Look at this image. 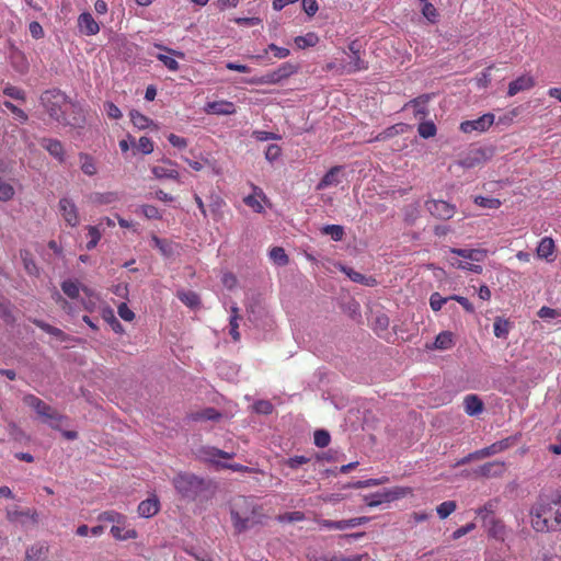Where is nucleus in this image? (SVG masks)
<instances>
[{"mask_svg":"<svg viewBox=\"0 0 561 561\" xmlns=\"http://www.w3.org/2000/svg\"><path fill=\"white\" fill-rule=\"evenodd\" d=\"M176 297L188 308H197L201 305L199 296L192 290H179Z\"/></svg>","mask_w":561,"mask_h":561,"instance_id":"nucleus-33","label":"nucleus"},{"mask_svg":"<svg viewBox=\"0 0 561 561\" xmlns=\"http://www.w3.org/2000/svg\"><path fill=\"white\" fill-rule=\"evenodd\" d=\"M238 307L233 306L231 307V317H230V335L233 339V341L240 340V333H239V314H238Z\"/></svg>","mask_w":561,"mask_h":561,"instance_id":"nucleus-48","label":"nucleus"},{"mask_svg":"<svg viewBox=\"0 0 561 561\" xmlns=\"http://www.w3.org/2000/svg\"><path fill=\"white\" fill-rule=\"evenodd\" d=\"M310 458L306 456H294L284 461L290 469H298L300 466L308 463Z\"/></svg>","mask_w":561,"mask_h":561,"instance_id":"nucleus-63","label":"nucleus"},{"mask_svg":"<svg viewBox=\"0 0 561 561\" xmlns=\"http://www.w3.org/2000/svg\"><path fill=\"white\" fill-rule=\"evenodd\" d=\"M494 123V115L491 113L483 114L477 119L465 121L460 124V130L465 134L472 131L483 133L488 130Z\"/></svg>","mask_w":561,"mask_h":561,"instance_id":"nucleus-10","label":"nucleus"},{"mask_svg":"<svg viewBox=\"0 0 561 561\" xmlns=\"http://www.w3.org/2000/svg\"><path fill=\"white\" fill-rule=\"evenodd\" d=\"M221 413L214 408H206L201 411L192 412L188 417L194 422L199 421H218L221 419Z\"/></svg>","mask_w":561,"mask_h":561,"instance_id":"nucleus-28","label":"nucleus"},{"mask_svg":"<svg viewBox=\"0 0 561 561\" xmlns=\"http://www.w3.org/2000/svg\"><path fill=\"white\" fill-rule=\"evenodd\" d=\"M554 508L553 495L540 497L530 508L531 527L538 533L553 531Z\"/></svg>","mask_w":561,"mask_h":561,"instance_id":"nucleus-3","label":"nucleus"},{"mask_svg":"<svg viewBox=\"0 0 561 561\" xmlns=\"http://www.w3.org/2000/svg\"><path fill=\"white\" fill-rule=\"evenodd\" d=\"M41 103L47 114L64 126L80 127L83 123L81 115L69 118L67 113L75 111L76 106L68 101L65 93L59 90H47L41 95Z\"/></svg>","mask_w":561,"mask_h":561,"instance_id":"nucleus-1","label":"nucleus"},{"mask_svg":"<svg viewBox=\"0 0 561 561\" xmlns=\"http://www.w3.org/2000/svg\"><path fill=\"white\" fill-rule=\"evenodd\" d=\"M165 163L169 165H156L151 169L152 174L157 179H171L179 181L180 174L179 172L173 168L174 162L171 160H167Z\"/></svg>","mask_w":561,"mask_h":561,"instance_id":"nucleus-24","label":"nucleus"},{"mask_svg":"<svg viewBox=\"0 0 561 561\" xmlns=\"http://www.w3.org/2000/svg\"><path fill=\"white\" fill-rule=\"evenodd\" d=\"M325 236H330L334 241H341L344 237V228L340 225H327L321 229Z\"/></svg>","mask_w":561,"mask_h":561,"instance_id":"nucleus-45","label":"nucleus"},{"mask_svg":"<svg viewBox=\"0 0 561 561\" xmlns=\"http://www.w3.org/2000/svg\"><path fill=\"white\" fill-rule=\"evenodd\" d=\"M15 194L14 187L2 178H0V201L8 202L13 198Z\"/></svg>","mask_w":561,"mask_h":561,"instance_id":"nucleus-54","label":"nucleus"},{"mask_svg":"<svg viewBox=\"0 0 561 561\" xmlns=\"http://www.w3.org/2000/svg\"><path fill=\"white\" fill-rule=\"evenodd\" d=\"M484 161V153L481 149H477L471 151L466 158L460 160L459 164L462 168L471 169L477 165H480Z\"/></svg>","mask_w":561,"mask_h":561,"instance_id":"nucleus-32","label":"nucleus"},{"mask_svg":"<svg viewBox=\"0 0 561 561\" xmlns=\"http://www.w3.org/2000/svg\"><path fill=\"white\" fill-rule=\"evenodd\" d=\"M153 46L164 53L157 54L156 58L161 61L168 70L175 72L180 69V65L175 58L184 59L185 54L183 51L170 48L159 43H156Z\"/></svg>","mask_w":561,"mask_h":561,"instance_id":"nucleus-8","label":"nucleus"},{"mask_svg":"<svg viewBox=\"0 0 561 561\" xmlns=\"http://www.w3.org/2000/svg\"><path fill=\"white\" fill-rule=\"evenodd\" d=\"M78 27L81 33L91 36L95 35L100 32V25L94 20L91 13L84 12L81 13L78 18Z\"/></svg>","mask_w":561,"mask_h":561,"instance_id":"nucleus-15","label":"nucleus"},{"mask_svg":"<svg viewBox=\"0 0 561 561\" xmlns=\"http://www.w3.org/2000/svg\"><path fill=\"white\" fill-rule=\"evenodd\" d=\"M474 204L483 208L497 209L501 207L502 202L499 198L476 196Z\"/></svg>","mask_w":561,"mask_h":561,"instance_id":"nucleus-50","label":"nucleus"},{"mask_svg":"<svg viewBox=\"0 0 561 561\" xmlns=\"http://www.w3.org/2000/svg\"><path fill=\"white\" fill-rule=\"evenodd\" d=\"M172 484L179 495L187 501H195L208 488L203 478L191 472H179L172 479Z\"/></svg>","mask_w":561,"mask_h":561,"instance_id":"nucleus-4","label":"nucleus"},{"mask_svg":"<svg viewBox=\"0 0 561 561\" xmlns=\"http://www.w3.org/2000/svg\"><path fill=\"white\" fill-rule=\"evenodd\" d=\"M79 159L81 162V170L87 175H94L98 172V168L93 157L88 153H80Z\"/></svg>","mask_w":561,"mask_h":561,"instance_id":"nucleus-38","label":"nucleus"},{"mask_svg":"<svg viewBox=\"0 0 561 561\" xmlns=\"http://www.w3.org/2000/svg\"><path fill=\"white\" fill-rule=\"evenodd\" d=\"M3 105L19 119L21 121L22 123H25L27 122L28 119V116L27 114L20 107H18L16 105H14L12 102L10 101H4L3 102Z\"/></svg>","mask_w":561,"mask_h":561,"instance_id":"nucleus-61","label":"nucleus"},{"mask_svg":"<svg viewBox=\"0 0 561 561\" xmlns=\"http://www.w3.org/2000/svg\"><path fill=\"white\" fill-rule=\"evenodd\" d=\"M58 209L68 226L73 228L80 224L78 207L72 199L68 197L60 198Z\"/></svg>","mask_w":561,"mask_h":561,"instance_id":"nucleus-9","label":"nucleus"},{"mask_svg":"<svg viewBox=\"0 0 561 561\" xmlns=\"http://www.w3.org/2000/svg\"><path fill=\"white\" fill-rule=\"evenodd\" d=\"M535 85V80L529 75H523L508 84L507 95L514 96L520 91H526Z\"/></svg>","mask_w":561,"mask_h":561,"instance_id":"nucleus-18","label":"nucleus"},{"mask_svg":"<svg viewBox=\"0 0 561 561\" xmlns=\"http://www.w3.org/2000/svg\"><path fill=\"white\" fill-rule=\"evenodd\" d=\"M90 199L94 204L99 205H107L118 201V194L116 192H105V193H93L90 196Z\"/></svg>","mask_w":561,"mask_h":561,"instance_id":"nucleus-36","label":"nucleus"},{"mask_svg":"<svg viewBox=\"0 0 561 561\" xmlns=\"http://www.w3.org/2000/svg\"><path fill=\"white\" fill-rule=\"evenodd\" d=\"M494 335L500 339H506L510 332V322L501 317L495 318L493 323Z\"/></svg>","mask_w":561,"mask_h":561,"instance_id":"nucleus-40","label":"nucleus"},{"mask_svg":"<svg viewBox=\"0 0 561 561\" xmlns=\"http://www.w3.org/2000/svg\"><path fill=\"white\" fill-rule=\"evenodd\" d=\"M41 146L46 149L50 156L57 159L59 162L65 161V149L62 144L58 139L43 138Z\"/></svg>","mask_w":561,"mask_h":561,"instance_id":"nucleus-20","label":"nucleus"},{"mask_svg":"<svg viewBox=\"0 0 561 561\" xmlns=\"http://www.w3.org/2000/svg\"><path fill=\"white\" fill-rule=\"evenodd\" d=\"M331 437L329 432L324 430H318L314 432V445L324 448L330 444Z\"/></svg>","mask_w":561,"mask_h":561,"instance_id":"nucleus-59","label":"nucleus"},{"mask_svg":"<svg viewBox=\"0 0 561 561\" xmlns=\"http://www.w3.org/2000/svg\"><path fill=\"white\" fill-rule=\"evenodd\" d=\"M396 495L392 492H385V493H375L371 495H368L365 497L366 504L369 507H376L381 505L382 503L389 502L390 500L394 499Z\"/></svg>","mask_w":561,"mask_h":561,"instance_id":"nucleus-35","label":"nucleus"},{"mask_svg":"<svg viewBox=\"0 0 561 561\" xmlns=\"http://www.w3.org/2000/svg\"><path fill=\"white\" fill-rule=\"evenodd\" d=\"M450 299V297H443L439 293H433L430 297V306L433 311H438Z\"/></svg>","mask_w":561,"mask_h":561,"instance_id":"nucleus-57","label":"nucleus"},{"mask_svg":"<svg viewBox=\"0 0 561 561\" xmlns=\"http://www.w3.org/2000/svg\"><path fill=\"white\" fill-rule=\"evenodd\" d=\"M98 519L100 522L113 523V525L126 524V516L116 511H105L99 515Z\"/></svg>","mask_w":561,"mask_h":561,"instance_id":"nucleus-39","label":"nucleus"},{"mask_svg":"<svg viewBox=\"0 0 561 561\" xmlns=\"http://www.w3.org/2000/svg\"><path fill=\"white\" fill-rule=\"evenodd\" d=\"M135 146L137 150L144 154H149L153 151V142L150 138L146 136L140 137Z\"/></svg>","mask_w":561,"mask_h":561,"instance_id":"nucleus-58","label":"nucleus"},{"mask_svg":"<svg viewBox=\"0 0 561 561\" xmlns=\"http://www.w3.org/2000/svg\"><path fill=\"white\" fill-rule=\"evenodd\" d=\"M488 525V534L490 537L504 541L506 537V527L501 519L492 517L489 522L485 523Z\"/></svg>","mask_w":561,"mask_h":561,"instance_id":"nucleus-26","label":"nucleus"},{"mask_svg":"<svg viewBox=\"0 0 561 561\" xmlns=\"http://www.w3.org/2000/svg\"><path fill=\"white\" fill-rule=\"evenodd\" d=\"M201 455L209 461H213L215 457L224 458V459H231L233 458V453L224 451L216 447H203L201 449Z\"/></svg>","mask_w":561,"mask_h":561,"instance_id":"nucleus-34","label":"nucleus"},{"mask_svg":"<svg viewBox=\"0 0 561 561\" xmlns=\"http://www.w3.org/2000/svg\"><path fill=\"white\" fill-rule=\"evenodd\" d=\"M206 112L217 115H231L236 113V105L230 101H215L209 102L206 106Z\"/></svg>","mask_w":561,"mask_h":561,"instance_id":"nucleus-22","label":"nucleus"},{"mask_svg":"<svg viewBox=\"0 0 561 561\" xmlns=\"http://www.w3.org/2000/svg\"><path fill=\"white\" fill-rule=\"evenodd\" d=\"M306 516L304 512L294 511L280 514L276 517L279 523H295L305 520Z\"/></svg>","mask_w":561,"mask_h":561,"instance_id":"nucleus-52","label":"nucleus"},{"mask_svg":"<svg viewBox=\"0 0 561 561\" xmlns=\"http://www.w3.org/2000/svg\"><path fill=\"white\" fill-rule=\"evenodd\" d=\"M456 508H457V504L455 501H445L436 507V512H437L439 518L445 519L450 514H453L456 511Z\"/></svg>","mask_w":561,"mask_h":561,"instance_id":"nucleus-51","label":"nucleus"},{"mask_svg":"<svg viewBox=\"0 0 561 561\" xmlns=\"http://www.w3.org/2000/svg\"><path fill=\"white\" fill-rule=\"evenodd\" d=\"M7 516H8V519L11 522L19 520L21 517H27V518L32 519V522L35 524L38 522L37 512L32 511V510L8 512Z\"/></svg>","mask_w":561,"mask_h":561,"instance_id":"nucleus-44","label":"nucleus"},{"mask_svg":"<svg viewBox=\"0 0 561 561\" xmlns=\"http://www.w3.org/2000/svg\"><path fill=\"white\" fill-rule=\"evenodd\" d=\"M341 271L345 273L350 277V279L355 283L363 284L366 286H375L377 284L376 278H374L373 276H366L359 272L354 271L353 268L341 266Z\"/></svg>","mask_w":561,"mask_h":561,"instance_id":"nucleus-29","label":"nucleus"},{"mask_svg":"<svg viewBox=\"0 0 561 561\" xmlns=\"http://www.w3.org/2000/svg\"><path fill=\"white\" fill-rule=\"evenodd\" d=\"M454 345V334L450 331L440 332L434 342V348L440 351L450 350Z\"/></svg>","mask_w":561,"mask_h":561,"instance_id":"nucleus-31","label":"nucleus"},{"mask_svg":"<svg viewBox=\"0 0 561 561\" xmlns=\"http://www.w3.org/2000/svg\"><path fill=\"white\" fill-rule=\"evenodd\" d=\"M511 445H512L511 439L504 438L502 440L491 444L488 447L479 449L478 454H479L480 459H483V458L491 457V456H494L496 454H500V453L506 450L507 448H510Z\"/></svg>","mask_w":561,"mask_h":561,"instance_id":"nucleus-23","label":"nucleus"},{"mask_svg":"<svg viewBox=\"0 0 561 561\" xmlns=\"http://www.w3.org/2000/svg\"><path fill=\"white\" fill-rule=\"evenodd\" d=\"M505 471V463L502 461H490L482 466H479L473 470L476 477L481 478H496L501 477Z\"/></svg>","mask_w":561,"mask_h":561,"instance_id":"nucleus-12","label":"nucleus"},{"mask_svg":"<svg viewBox=\"0 0 561 561\" xmlns=\"http://www.w3.org/2000/svg\"><path fill=\"white\" fill-rule=\"evenodd\" d=\"M111 535L119 541L129 540V539H136L138 538V531L130 527L128 522L126 520V524H116L111 527Z\"/></svg>","mask_w":561,"mask_h":561,"instance_id":"nucleus-17","label":"nucleus"},{"mask_svg":"<svg viewBox=\"0 0 561 561\" xmlns=\"http://www.w3.org/2000/svg\"><path fill=\"white\" fill-rule=\"evenodd\" d=\"M319 43V37L316 33L309 32L306 35L295 37V44L299 49L313 47Z\"/></svg>","mask_w":561,"mask_h":561,"instance_id":"nucleus-37","label":"nucleus"},{"mask_svg":"<svg viewBox=\"0 0 561 561\" xmlns=\"http://www.w3.org/2000/svg\"><path fill=\"white\" fill-rule=\"evenodd\" d=\"M297 72V67L290 62L282 64L276 70L265 76L263 82L277 83Z\"/></svg>","mask_w":561,"mask_h":561,"instance_id":"nucleus-14","label":"nucleus"},{"mask_svg":"<svg viewBox=\"0 0 561 561\" xmlns=\"http://www.w3.org/2000/svg\"><path fill=\"white\" fill-rule=\"evenodd\" d=\"M270 259L278 266H285L289 262V257L282 247H274L270 251Z\"/></svg>","mask_w":561,"mask_h":561,"instance_id":"nucleus-41","label":"nucleus"},{"mask_svg":"<svg viewBox=\"0 0 561 561\" xmlns=\"http://www.w3.org/2000/svg\"><path fill=\"white\" fill-rule=\"evenodd\" d=\"M341 170H342V167H340V165L332 167L320 180V182L317 185V190L320 191V190H324L330 186L337 185L340 183V180L337 176H339Z\"/></svg>","mask_w":561,"mask_h":561,"instance_id":"nucleus-27","label":"nucleus"},{"mask_svg":"<svg viewBox=\"0 0 561 561\" xmlns=\"http://www.w3.org/2000/svg\"><path fill=\"white\" fill-rule=\"evenodd\" d=\"M369 520L368 517H354L350 519H343V520H330V519H321L318 522V524L327 529H337V530H344L347 528H355L357 526H360L363 524H366Z\"/></svg>","mask_w":561,"mask_h":561,"instance_id":"nucleus-11","label":"nucleus"},{"mask_svg":"<svg viewBox=\"0 0 561 561\" xmlns=\"http://www.w3.org/2000/svg\"><path fill=\"white\" fill-rule=\"evenodd\" d=\"M554 250H556V244H554L553 239L550 237H545L540 240L536 252H537V256L539 259H543L547 262H552L554 260V256H553Z\"/></svg>","mask_w":561,"mask_h":561,"instance_id":"nucleus-21","label":"nucleus"},{"mask_svg":"<svg viewBox=\"0 0 561 561\" xmlns=\"http://www.w3.org/2000/svg\"><path fill=\"white\" fill-rule=\"evenodd\" d=\"M423 3L422 14L430 21L435 22L437 18L436 8L430 2V0L420 1Z\"/></svg>","mask_w":561,"mask_h":561,"instance_id":"nucleus-60","label":"nucleus"},{"mask_svg":"<svg viewBox=\"0 0 561 561\" xmlns=\"http://www.w3.org/2000/svg\"><path fill=\"white\" fill-rule=\"evenodd\" d=\"M230 515L237 533H243L250 527L262 523L265 517L263 507L245 496H238L233 501Z\"/></svg>","mask_w":561,"mask_h":561,"instance_id":"nucleus-2","label":"nucleus"},{"mask_svg":"<svg viewBox=\"0 0 561 561\" xmlns=\"http://www.w3.org/2000/svg\"><path fill=\"white\" fill-rule=\"evenodd\" d=\"M129 116L133 125L138 129H146L152 123L149 117L136 110L130 111Z\"/></svg>","mask_w":561,"mask_h":561,"instance_id":"nucleus-42","label":"nucleus"},{"mask_svg":"<svg viewBox=\"0 0 561 561\" xmlns=\"http://www.w3.org/2000/svg\"><path fill=\"white\" fill-rule=\"evenodd\" d=\"M499 500H490L488 501L483 506L479 507L477 510V515L481 517V519L486 523L489 515L494 514L495 510L497 508Z\"/></svg>","mask_w":561,"mask_h":561,"instance_id":"nucleus-43","label":"nucleus"},{"mask_svg":"<svg viewBox=\"0 0 561 561\" xmlns=\"http://www.w3.org/2000/svg\"><path fill=\"white\" fill-rule=\"evenodd\" d=\"M348 51L352 54V60L347 65H341V73H355L368 70V61L362 57L360 44L357 39L348 44Z\"/></svg>","mask_w":561,"mask_h":561,"instance_id":"nucleus-6","label":"nucleus"},{"mask_svg":"<svg viewBox=\"0 0 561 561\" xmlns=\"http://www.w3.org/2000/svg\"><path fill=\"white\" fill-rule=\"evenodd\" d=\"M160 511V501L157 496H152L141 501L137 507L138 515L144 518H150Z\"/></svg>","mask_w":561,"mask_h":561,"instance_id":"nucleus-16","label":"nucleus"},{"mask_svg":"<svg viewBox=\"0 0 561 561\" xmlns=\"http://www.w3.org/2000/svg\"><path fill=\"white\" fill-rule=\"evenodd\" d=\"M310 561H362V556H352L347 558L343 557H328V556H321V557H313Z\"/></svg>","mask_w":561,"mask_h":561,"instance_id":"nucleus-62","label":"nucleus"},{"mask_svg":"<svg viewBox=\"0 0 561 561\" xmlns=\"http://www.w3.org/2000/svg\"><path fill=\"white\" fill-rule=\"evenodd\" d=\"M34 323L39 328L42 329L43 331H45L46 333L50 334V335H54L57 340H59L60 342H67V341H70L71 337L69 335H67L62 330L56 328V327H53L44 321H41V320H34Z\"/></svg>","mask_w":561,"mask_h":561,"instance_id":"nucleus-30","label":"nucleus"},{"mask_svg":"<svg viewBox=\"0 0 561 561\" xmlns=\"http://www.w3.org/2000/svg\"><path fill=\"white\" fill-rule=\"evenodd\" d=\"M151 241H152L153 245L157 249H159V251L161 252L162 255H164V256H171L172 255L173 249H172L171 243L168 240L160 239L159 237L153 234L151 237Z\"/></svg>","mask_w":561,"mask_h":561,"instance_id":"nucleus-47","label":"nucleus"},{"mask_svg":"<svg viewBox=\"0 0 561 561\" xmlns=\"http://www.w3.org/2000/svg\"><path fill=\"white\" fill-rule=\"evenodd\" d=\"M23 402L35 410V412L44 419L45 422H48L51 426H55L53 422L59 423L61 421V415L50 405L45 403L42 399L37 398L34 394H26L23 398Z\"/></svg>","mask_w":561,"mask_h":561,"instance_id":"nucleus-5","label":"nucleus"},{"mask_svg":"<svg viewBox=\"0 0 561 561\" xmlns=\"http://www.w3.org/2000/svg\"><path fill=\"white\" fill-rule=\"evenodd\" d=\"M87 230H88L87 236L89 238V241L87 243V249L92 250L98 245L99 241L101 240L102 234H101L100 229L96 226H88Z\"/></svg>","mask_w":561,"mask_h":561,"instance_id":"nucleus-49","label":"nucleus"},{"mask_svg":"<svg viewBox=\"0 0 561 561\" xmlns=\"http://www.w3.org/2000/svg\"><path fill=\"white\" fill-rule=\"evenodd\" d=\"M2 92L4 95H7L11 99L18 100V101L24 102L26 100L25 91L19 87L10 84V83H8L3 88Z\"/></svg>","mask_w":561,"mask_h":561,"instance_id":"nucleus-46","label":"nucleus"},{"mask_svg":"<svg viewBox=\"0 0 561 561\" xmlns=\"http://www.w3.org/2000/svg\"><path fill=\"white\" fill-rule=\"evenodd\" d=\"M417 131L422 138L427 139V138L434 137L436 135L437 129L433 122L427 121V122H423L419 125Z\"/></svg>","mask_w":561,"mask_h":561,"instance_id":"nucleus-53","label":"nucleus"},{"mask_svg":"<svg viewBox=\"0 0 561 561\" xmlns=\"http://www.w3.org/2000/svg\"><path fill=\"white\" fill-rule=\"evenodd\" d=\"M553 503L556 504L553 531H560L561 530V492L553 494Z\"/></svg>","mask_w":561,"mask_h":561,"instance_id":"nucleus-55","label":"nucleus"},{"mask_svg":"<svg viewBox=\"0 0 561 561\" xmlns=\"http://www.w3.org/2000/svg\"><path fill=\"white\" fill-rule=\"evenodd\" d=\"M49 556V546L44 541H37L25 551L23 561H45Z\"/></svg>","mask_w":561,"mask_h":561,"instance_id":"nucleus-13","label":"nucleus"},{"mask_svg":"<svg viewBox=\"0 0 561 561\" xmlns=\"http://www.w3.org/2000/svg\"><path fill=\"white\" fill-rule=\"evenodd\" d=\"M425 208L431 214V216L438 220H449L455 216L457 211L455 204L435 198L427 199L425 202Z\"/></svg>","mask_w":561,"mask_h":561,"instance_id":"nucleus-7","label":"nucleus"},{"mask_svg":"<svg viewBox=\"0 0 561 561\" xmlns=\"http://www.w3.org/2000/svg\"><path fill=\"white\" fill-rule=\"evenodd\" d=\"M61 289L69 298L75 299L79 296V284L73 280H65L61 283Z\"/></svg>","mask_w":561,"mask_h":561,"instance_id":"nucleus-56","label":"nucleus"},{"mask_svg":"<svg viewBox=\"0 0 561 561\" xmlns=\"http://www.w3.org/2000/svg\"><path fill=\"white\" fill-rule=\"evenodd\" d=\"M463 408L465 412L474 416L480 414L483 411V402L477 394H468L463 399Z\"/></svg>","mask_w":561,"mask_h":561,"instance_id":"nucleus-25","label":"nucleus"},{"mask_svg":"<svg viewBox=\"0 0 561 561\" xmlns=\"http://www.w3.org/2000/svg\"><path fill=\"white\" fill-rule=\"evenodd\" d=\"M141 211H142V215L148 219H161L162 218L160 210L153 205H142Z\"/></svg>","mask_w":561,"mask_h":561,"instance_id":"nucleus-64","label":"nucleus"},{"mask_svg":"<svg viewBox=\"0 0 561 561\" xmlns=\"http://www.w3.org/2000/svg\"><path fill=\"white\" fill-rule=\"evenodd\" d=\"M451 253L461 256L465 260L472 262H482L488 256V250L485 249H458L450 248Z\"/></svg>","mask_w":561,"mask_h":561,"instance_id":"nucleus-19","label":"nucleus"}]
</instances>
